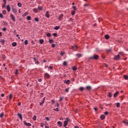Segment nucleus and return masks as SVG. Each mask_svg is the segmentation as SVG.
I'll list each match as a JSON object with an SVG mask.
<instances>
[{"instance_id": "680f3d73", "label": "nucleus", "mask_w": 128, "mask_h": 128, "mask_svg": "<svg viewBox=\"0 0 128 128\" xmlns=\"http://www.w3.org/2000/svg\"><path fill=\"white\" fill-rule=\"evenodd\" d=\"M104 114H106V116H108V112H105Z\"/></svg>"}, {"instance_id": "0e129e2a", "label": "nucleus", "mask_w": 128, "mask_h": 128, "mask_svg": "<svg viewBox=\"0 0 128 128\" xmlns=\"http://www.w3.org/2000/svg\"><path fill=\"white\" fill-rule=\"evenodd\" d=\"M2 30L4 32H6V28H3Z\"/></svg>"}, {"instance_id": "5fc2aeb1", "label": "nucleus", "mask_w": 128, "mask_h": 128, "mask_svg": "<svg viewBox=\"0 0 128 128\" xmlns=\"http://www.w3.org/2000/svg\"><path fill=\"white\" fill-rule=\"evenodd\" d=\"M53 68L54 67H52V66H50L48 67V69L49 70H52Z\"/></svg>"}, {"instance_id": "4be33fe9", "label": "nucleus", "mask_w": 128, "mask_h": 128, "mask_svg": "<svg viewBox=\"0 0 128 128\" xmlns=\"http://www.w3.org/2000/svg\"><path fill=\"white\" fill-rule=\"evenodd\" d=\"M12 46H16V42H14L13 43H12Z\"/></svg>"}, {"instance_id": "bb28decb", "label": "nucleus", "mask_w": 128, "mask_h": 128, "mask_svg": "<svg viewBox=\"0 0 128 128\" xmlns=\"http://www.w3.org/2000/svg\"><path fill=\"white\" fill-rule=\"evenodd\" d=\"M33 120H36V116H34L32 118Z\"/></svg>"}, {"instance_id": "2eb2a0df", "label": "nucleus", "mask_w": 128, "mask_h": 128, "mask_svg": "<svg viewBox=\"0 0 128 128\" xmlns=\"http://www.w3.org/2000/svg\"><path fill=\"white\" fill-rule=\"evenodd\" d=\"M104 37H105V38H106V40H108V38H110V35H108V34H106V35L104 36Z\"/></svg>"}, {"instance_id": "aec40b11", "label": "nucleus", "mask_w": 128, "mask_h": 128, "mask_svg": "<svg viewBox=\"0 0 128 128\" xmlns=\"http://www.w3.org/2000/svg\"><path fill=\"white\" fill-rule=\"evenodd\" d=\"M33 12H38V9H36V8H34V10H33Z\"/></svg>"}, {"instance_id": "72a5a7b5", "label": "nucleus", "mask_w": 128, "mask_h": 128, "mask_svg": "<svg viewBox=\"0 0 128 128\" xmlns=\"http://www.w3.org/2000/svg\"><path fill=\"white\" fill-rule=\"evenodd\" d=\"M124 123L126 124H128V121L127 120H125L124 121Z\"/></svg>"}, {"instance_id": "a878e982", "label": "nucleus", "mask_w": 128, "mask_h": 128, "mask_svg": "<svg viewBox=\"0 0 128 128\" xmlns=\"http://www.w3.org/2000/svg\"><path fill=\"white\" fill-rule=\"evenodd\" d=\"M18 6H19V8H22V3L20 2L18 3Z\"/></svg>"}, {"instance_id": "2f4dec72", "label": "nucleus", "mask_w": 128, "mask_h": 128, "mask_svg": "<svg viewBox=\"0 0 128 128\" xmlns=\"http://www.w3.org/2000/svg\"><path fill=\"white\" fill-rule=\"evenodd\" d=\"M53 42H54V40L52 39L49 40L50 44H52Z\"/></svg>"}, {"instance_id": "dca6fc26", "label": "nucleus", "mask_w": 128, "mask_h": 128, "mask_svg": "<svg viewBox=\"0 0 128 128\" xmlns=\"http://www.w3.org/2000/svg\"><path fill=\"white\" fill-rule=\"evenodd\" d=\"M86 88L87 90H92V87L90 86H87Z\"/></svg>"}, {"instance_id": "a19ab883", "label": "nucleus", "mask_w": 128, "mask_h": 128, "mask_svg": "<svg viewBox=\"0 0 128 128\" xmlns=\"http://www.w3.org/2000/svg\"><path fill=\"white\" fill-rule=\"evenodd\" d=\"M68 63H66V62L64 61L63 63V65L64 66H67Z\"/></svg>"}, {"instance_id": "79ce46f5", "label": "nucleus", "mask_w": 128, "mask_h": 128, "mask_svg": "<svg viewBox=\"0 0 128 128\" xmlns=\"http://www.w3.org/2000/svg\"><path fill=\"white\" fill-rule=\"evenodd\" d=\"M54 110H55V112H58V108H54Z\"/></svg>"}, {"instance_id": "412c9836", "label": "nucleus", "mask_w": 128, "mask_h": 128, "mask_svg": "<svg viewBox=\"0 0 128 128\" xmlns=\"http://www.w3.org/2000/svg\"><path fill=\"white\" fill-rule=\"evenodd\" d=\"M58 124H60V126H62V122H60V121H58Z\"/></svg>"}, {"instance_id": "37998d69", "label": "nucleus", "mask_w": 128, "mask_h": 128, "mask_svg": "<svg viewBox=\"0 0 128 128\" xmlns=\"http://www.w3.org/2000/svg\"><path fill=\"white\" fill-rule=\"evenodd\" d=\"M34 20L36 22H38L40 20L38 18H35Z\"/></svg>"}, {"instance_id": "a211bd4d", "label": "nucleus", "mask_w": 128, "mask_h": 128, "mask_svg": "<svg viewBox=\"0 0 128 128\" xmlns=\"http://www.w3.org/2000/svg\"><path fill=\"white\" fill-rule=\"evenodd\" d=\"M118 92L117 91L116 93L114 94V98H116V96H118Z\"/></svg>"}, {"instance_id": "5701e85b", "label": "nucleus", "mask_w": 128, "mask_h": 128, "mask_svg": "<svg viewBox=\"0 0 128 128\" xmlns=\"http://www.w3.org/2000/svg\"><path fill=\"white\" fill-rule=\"evenodd\" d=\"M112 50V49L110 48V49H108L106 50V52H111Z\"/></svg>"}, {"instance_id": "13d9d810", "label": "nucleus", "mask_w": 128, "mask_h": 128, "mask_svg": "<svg viewBox=\"0 0 128 128\" xmlns=\"http://www.w3.org/2000/svg\"><path fill=\"white\" fill-rule=\"evenodd\" d=\"M52 48H56V44H52Z\"/></svg>"}, {"instance_id": "f8f14e48", "label": "nucleus", "mask_w": 128, "mask_h": 128, "mask_svg": "<svg viewBox=\"0 0 128 128\" xmlns=\"http://www.w3.org/2000/svg\"><path fill=\"white\" fill-rule=\"evenodd\" d=\"M18 116H19L20 120H22V115L21 114H18Z\"/></svg>"}, {"instance_id": "de8ad7c7", "label": "nucleus", "mask_w": 128, "mask_h": 128, "mask_svg": "<svg viewBox=\"0 0 128 128\" xmlns=\"http://www.w3.org/2000/svg\"><path fill=\"white\" fill-rule=\"evenodd\" d=\"M2 14H6V10H4L2 11Z\"/></svg>"}, {"instance_id": "603ef678", "label": "nucleus", "mask_w": 128, "mask_h": 128, "mask_svg": "<svg viewBox=\"0 0 128 128\" xmlns=\"http://www.w3.org/2000/svg\"><path fill=\"white\" fill-rule=\"evenodd\" d=\"M108 96H109L110 98H112V93H110V92H109V93H108Z\"/></svg>"}, {"instance_id": "20e7f679", "label": "nucleus", "mask_w": 128, "mask_h": 128, "mask_svg": "<svg viewBox=\"0 0 128 128\" xmlns=\"http://www.w3.org/2000/svg\"><path fill=\"white\" fill-rule=\"evenodd\" d=\"M50 76L48 74V73H46L44 74V78H50Z\"/></svg>"}, {"instance_id": "423d86ee", "label": "nucleus", "mask_w": 128, "mask_h": 128, "mask_svg": "<svg viewBox=\"0 0 128 128\" xmlns=\"http://www.w3.org/2000/svg\"><path fill=\"white\" fill-rule=\"evenodd\" d=\"M120 58V54H118L117 56H114V59L116 60H118Z\"/></svg>"}, {"instance_id": "864d4df0", "label": "nucleus", "mask_w": 128, "mask_h": 128, "mask_svg": "<svg viewBox=\"0 0 128 128\" xmlns=\"http://www.w3.org/2000/svg\"><path fill=\"white\" fill-rule=\"evenodd\" d=\"M76 56H78V58H80V56H82V54H76Z\"/></svg>"}, {"instance_id": "cd10ccee", "label": "nucleus", "mask_w": 128, "mask_h": 128, "mask_svg": "<svg viewBox=\"0 0 128 128\" xmlns=\"http://www.w3.org/2000/svg\"><path fill=\"white\" fill-rule=\"evenodd\" d=\"M84 90V87L80 88V92H82V90Z\"/></svg>"}, {"instance_id": "c85d7f7f", "label": "nucleus", "mask_w": 128, "mask_h": 128, "mask_svg": "<svg viewBox=\"0 0 128 128\" xmlns=\"http://www.w3.org/2000/svg\"><path fill=\"white\" fill-rule=\"evenodd\" d=\"M72 69L73 70H78L76 66L72 67Z\"/></svg>"}, {"instance_id": "9d476101", "label": "nucleus", "mask_w": 128, "mask_h": 128, "mask_svg": "<svg viewBox=\"0 0 128 128\" xmlns=\"http://www.w3.org/2000/svg\"><path fill=\"white\" fill-rule=\"evenodd\" d=\"M7 10L8 12H10V4L7 6Z\"/></svg>"}, {"instance_id": "49530a36", "label": "nucleus", "mask_w": 128, "mask_h": 128, "mask_svg": "<svg viewBox=\"0 0 128 128\" xmlns=\"http://www.w3.org/2000/svg\"><path fill=\"white\" fill-rule=\"evenodd\" d=\"M66 53L64 52H61L60 53V56H64Z\"/></svg>"}, {"instance_id": "f704fd0d", "label": "nucleus", "mask_w": 128, "mask_h": 128, "mask_svg": "<svg viewBox=\"0 0 128 128\" xmlns=\"http://www.w3.org/2000/svg\"><path fill=\"white\" fill-rule=\"evenodd\" d=\"M120 102L116 103V106H117V108H120Z\"/></svg>"}, {"instance_id": "e433bc0d", "label": "nucleus", "mask_w": 128, "mask_h": 128, "mask_svg": "<svg viewBox=\"0 0 128 128\" xmlns=\"http://www.w3.org/2000/svg\"><path fill=\"white\" fill-rule=\"evenodd\" d=\"M28 44V42L26 40L24 41V44Z\"/></svg>"}, {"instance_id": "4d7b16f0", "label": "nucleus", "mask_w": 128, "mask_h": 128, "mask_svg": "<svg viewBox=\"0 0 128 128\" xmlns=\"http://www.w3.org/2000/svg\"><path fill=\"white\" fill-rule=\"evenodd\" d=\"M12 94H10V100H12Z\"/></svg>"}, {"instance_id": "7c9ffc66", "label": "nucleus", "mask_w": 128, "mask_h": 128, "mask_svg": "<svg viewBox=\"0 0 128 128\" xmlns=\"http://www.w3.org/2000/svg\"><path fill=\"white\" fill-rule=\"evenodd\" d=\"M38 10H42V7L38 6Z\"/></svg>"}, {"instance_id": "3c124183", "label": "nucleus", "mask_w": 128, "mask_h": 128, "mask_svg": "<svg viewBox=\"0 0 128 128\" xmlns=\"http://www.w3.org/2000/svg\"><path fill=\"white\" fill-rule=\"evenodd\" d=\"M18 70H16V72H15V74H18Z\"/></svg>"}, {"instance_id": "c03bdc74", "label": "nucleus", "mask_w": 128, "mask_h": 128, "mask_svg": "<svg viewBox=\"0 0 128 128\" xmlns=\"http://www.w3.org/2000/svg\"><path fill=\"white\" fill-rule=\"evenodd\" d=\"M6 41L4 40H0V42H2V44H4V42H5Z\"/></svg>"}, {"instance_id": "4c0bfd02", "label": "nucleus", "mask_w": 128, "mask_h": 128, "mask_svg": "<svg viewBox=\"0 0 128 128\" xmlns=\"http://www.w3.org/2000/svg\"><path fill=\"white\" fill-rule=\"evenodd\" d=\"M46 36H47L50 38V36H52V34H50V33H48L46 34Z\"/></svg>"}, {"instance_id": "39448f33", "label": "nucleus", "mask_w": 128, "mask_h": 128, "mask_svg": "<svg viewBox=\"0 0 128 128\" xmlns=\"http://www.w3.org/2000/svg\"><path fill=\"white\" fill-rule=\"evenodd\" d=\"M64 18V14H60V16L58 18V19L59 20H62V18Z\"/></svg>"}, {"instance_id": "6e6d98bb", "label": "nucleus", "mask_w": 128, "mask_h": 128, "mask_svg": "<svg viewBox=\"0 0 128 128\" xmlns=\"http://www.w3.org/2000/svg\"><path fill=\"white\" fill-rule=\"evenodd\" d=\"M46 120L49 121V120H50V118H48V117H46Z\"/></svg>"}, {"instance_id": "473e14b6", "label": "nucleus", "mask_w": 128, "mask_h": 128, "mask_svg": "<svg viewBox=\"0 0 128 128\" xmlns=\"http://www.w3.org/2000/svg\"><path fill=\"white\" fill-rule=\"evenodd\" d=\"M40 126L42 128H44V124L42 123V122H41L40 123Z\"/></svg>"}, {"instance_id": "ea45409f", "label": "nucleus", "mask_w": 128, "mask_h": 128, "mask_svg": "<svg viewBox=\"0 0 128 128\" xmlns=\"http://www.w3.org/2000/svg\"><path fill=\"white\" fill-rule=\"evenodd\" d=\"M75 14H76V11H72V16H74Z\"/></svg>"}, {"instance_id": "6e6552de", "label": "nucleus", "mask_w": 128, "mask_h": 128, "mask_svg": "<svg viewBox=\"0 0 128 128\" xmlns=\"http://www.w3.org/2000/svg\"><path fill=\"white\" fill-rule=\"evenodd\" d=\"M12 12L14 14H16V12H18V10L16 9V8H12Z\"/></svg>"}, {"instance_id": "a18cd8bd", "label": "nucleus", "mask_w": 128, "mask_h": 128, "mask_svg": "<svg viewBox=\"0 0 128 128\" xmlns=\"http://www.w3.org/2000/svg\"><path fill=\"white\" fill-rule=\"evenodd\" d=\"M54 36L56 37L58 36V34L56 33L53 34Z\"/></svg>"}, {"instance_id": "bf43d9fd", "label": "nucleus", "mask_w": 128, "mask_h": 128, "mask_svg": "<svg viewBox=\"0 0 128 128\" xmlns=\"http://www.w3.org/2000/svg\"><path fill=\"white\" fill-rule=\"evenodd\" d=\"M0 18H4V15L2 13H0Z\"/></svg>"}, {"instance_id": "9b49d317", "label": "nucleus", "mask_w": 128, "mask_h": 128, "mask_svg": "<svg viewBox=\"0 0 128 128\" xmlns=\"http://www.w3.org/2000/svg\"><path fill=\"white\" fill-rule=\"evenodd\" d=\"M72 49L73 50H76L78 49V46H73L72 47Z\"/></svg>"}, {"instance_id": "6ab92c4d", "label": "nucleus", "mask_w": 128, "mask_h": 128, "mask_svg": "<svg viewBox=\"0 0 128 128\" xmlns=\"http://www.w3.org/2000/svg\"><path fill=\"white\" fill-rule=\"evenodd\" d=\"M68 126V121L66 120L64 122V128H66Z\"/></svg>"}, {"instance_id": "69168bd1", "label": "nucleus", "mask_w": 128, "mask_h": 128, "mask_svg": "<svg viewBox=\"0 0 128 128\" xmlns=\"http://www.w3.org/2000/svg\"><path fill=\"white\" fill-rule=\"evenodd\" d=\"M20 104H22V103H20V102H18V106H20Z\"/></svg>"}, {"instance_id": "58836bf2", "label": "nucleus", "mask_w": 128, "mask_h": 128, "mask_svg": "<svg viewBox=\"0 0 128 128\" xmlns=\"http://www.w3.org/2000/svg\"><path fill=\"white\" fill-rule=\"evenodd\" d=\"M44 104V101H42L41 102H40V106H42V104Z\"/></svg>"}, {"instance_id": "774afa93", "label": "nucleus", "mask_w": 128, "mask_h": 128, "mask_svg": "<svg viewBox=\"0 0 128 128\" xmlns=\"http://www.w3.org/2000/svg\"><path fill=\"white\" fill-rule=\"evenodd\" d=\"M1 96H2V98H4V94H1Z\"/></svg>"}, {"instance_id": "052dcab7", "label": "nucleus", "mask_w": 128, "mask_h": 128, "mask_svg": "<svg viewBox=\"0 0 128 128\" xmlns=\"http://www.w3.org/2000/svg\"><path fill=\"white\" fill-rule=\"evenodd\" d=\"M63 99H64V98L62 97H60V102H62V100Z\"/></svg>"}, {"instance_id": "f3484780", "label": "nucleus", "mask_w": 128, "mask_h": 128, "mask_svg": "<svg viewBox=\"0 0 128 128\" xmlns=\"http://www.w3.org/2000/svg\"><path fill=\"white\" fill-rule=\"evenodd\" d=\"M100 118L101 120H104L106 118V116L102 114L100 116Z\"/></svg>"}, {"instance_id": "393cba45", "label": "nucleus", "mask_w": 128, "mask_h": 128, "mask_svg": "<svg viewBox=\"0 0 128 128\" xmlns=\"http://www.w3.org/2000/svg\"><path fill=\"white\" fill-rule=\"evenodd\" d=\"M44 40H42V39H41V40H40V44H44Z\"/></svg>"}, {"instance_id": "0eeeda50", "label": "nucleus", "mask_w": 128, "mask_h": 128, "mask_svg": "<svg viewBox=\"0 0 128 128\" xmlns=\"http://www.w3.org/2000/svg\"><path fill=\"white\" fill-rule=\"evenodd\" d=\"M64 83L66 84H70V80H65Z\"/></svg>"}, {"instance_id": "4468645a", "label": "nucleus", "mask_w": 128, "mask_h": 128, "mask_svg": "<svg viewBox=\"0 0 128 128\" xmlns=\"http://www.w3.org/2000/svg\"><path fill=\"white\" fill-rule=\"evenodd\" d=\"M28 14V12H26L25 13H24V14H22V16L24 18V16H26Z\"/></svg>"}, {"instance_id": "c756f323", "label": "nucleus", "mask_w": 128, "mask_h": 128, "mask_svg": "<svg viewBox=\"0 0 128 128\" xmlns=\"http://www.w3.org/2000/svg\"><path fill=\"white\" fill-rule=\"evenodd\" d=\"M27 20H32V18L30 17V16H28Z\"/></svg>"}, {"instance_id": "e2e57ef3", "label": "nucleus", "mask_w": 128, "mask_h": 128, "mask_svg": "<svg viewBox=\"0 0 128 128\" xmlns=\"http://www.w3.org/2000/svg\"><path fill=\"white\" fill-rule=\"evenodd\" d=\"M42 79H40V78H39V79H38V82H42Z\"/></svg>"}, {"instance_id": "338daca9", "label": "nucleus", "mask_w": 128, "mask_h": 128, "mask_svg": "<svg viewBox=\"0 0 128 128\" xmlns=\"http://www.w3.org/2000/svg\"><path fill=\"white\" fill-rule=\"evenodd\" d=\"M2 58L4 60V58H6V56L4 55H2Z\"/></svg>"}, {"instance_id": "09e8293b", "label": "nucleus", "mask_w": 128, "mask_h": 128, "mask_svg": "<svg viewBox=\"0 0 128 128\" xmlns=\"http://www.w3.org/2000/svg\"><path fill=\"white\" fill-rule=\"evenodd\" d=\"M72 8H74V10H76V6H72Z\"/></svg>"}, {"instance_id": "f03ea898", "label": "nucleus", "mask_w": 128, "mask_h": 128, "mask_svg": "<svg viewBox=\"0 0 128 128\" xmlns=\"http://www.w3.org/2000/svg\"><path fill=\"white\" fill-rule=\"evenodd\" d=\"M24 124H25V126H32V124H30V123H28L26 122V121L24 120L23 122Z\"/></svg>"}, {"instance_id": "1a4fd4ad", "label": "nucleus", "mask_w": 128, "mask_h": 128, "mask_svg": "<svg viewBox=\"0 0 128 128\" xmlns=\"http://www.w3.org/2000/svg\"><path fill=\"white\" fill-rule=\"evenodd\" d=\"M60 28V26H56L54 28V30H58V29Z\"/></svg>"}, {"instance_id": "b1692460", "label": "nucleus", "mask_w": 128, "mask_h": 128, "mask_svg": "<svg viewBox=\"0 0 128 128\" xmlns=\"http://www.w3.org/2000/svg\"><path fill=\"white\" fill-rule=\"evenodd\" d=\"M4 112H2L0 114V118H3L4 117Z\"/></svg>"}, {"instance_id": "f257e3e1", "label": "nucleus", "mask_w": 128, "mask_h": 128, "mask_svg": "<svg viewBox=\"0 0 128 128\" xmlns=\"http://www.w3.org/2000/svg\"><path fill=\"white\" fill-rule=\"evenodd\" d=\"M89 60H98V56L96 54H94V56L90 57Z\"/></svg>"}, {"instance_id": "c9c22d12", "label": "nucleus", "mask_w": 128, "mask_h": 128, "mask_svg": "<svg viewBox=\"0 0 128 128\" xmlns=\"http://www.w3.org/2000/svg\"><path fill=\"white\" fill-rule=\"evenodd\" d=\"M124 78L125 80H128V76H126V75H124Z\"/></svg>"}, {"instance_id": "ddd939ff", "label": "nucleus", "mask_w": 128, "mask_h": 128, "mask_svg": "<svg viewBox=\"0 0 128 128\" xmlns=\"http://www.w3.org/2000/svg\"><path fill=\"white\" fill-rule=\"evenodd\" d=\"M46 18H50V14L48 13V11H47L46 12Z\"/></svg>"}, {"instance_id": "7ed1b4c3", "label": "nucleus", "mask_w": 128, "mask_h": 128, "mask_svg": "<svg viewBox=\"0 0 128 128\" xmlns=\"http://www.w3.org/2000/svg\"><path fill=\"white\" fill-rule=\"evenodd\" d=\"M10 18H12V20H13V22H16V18L14 16V14H11L10 15Z\"/></svg>"}, {"instance_id": "8fccbe9b", "label": "nucleus", "mask_w": 128, "mask_h": 128, "mask_svg": "<svg viewBox=\"0 0 128 128\" xmlns=\"http://www.w3.org/2000/svg\"><path fill=\"white\" fill-rule=\"evenodd\" d=\"M68 90H70V88H67L65 90V91H66V92H68Z\"/></svg>"}]
</instances>
